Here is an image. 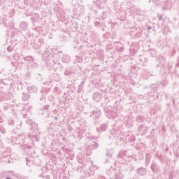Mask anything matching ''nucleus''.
I'll use <instances>...</instances> for the list:
<instances>
[{
  "mask_svg": "<svg viewBox=\"0 0 179 179\" xmlns=\"http://www.w3.org/2000/svg\"><path fill=\"white\" fill-rule=\"evenodd\" d=\"M27 91L29 93H37V87L31 85L27 87Z\"/></svg>",
  "mask_w": 179,
  "mask_h": 179,
  "instance_id": "ddd939ff",
  "label": "nucleus"
},
{
  "mask_svg": "<svg viewBox=\"0 0 179 179\" xmlns=\"http://www.w3.org/2000/svg\"><path fill=\"white\" fill-rule=\"evenodd\" d=\"M164 34H167L169 31V27H165L162 30Z\"/></svg>",
  "mask_w": 179,
  "mask_h": 179,
  "instance_id": "c85d7f7f",
  "label": "nucleus"
},
{
  "mask_svg": "<svg viewBox=\"0 0 179 179\" xmlns=\"http://www.w3.org/2000/svg\"><path fill=\"white\" fill-rule=\"evenodd\" d=\"M31 66L32 68H35V69L38 68V64H37V63L34 62L31 64Z\"/></svg>",
  "mask_w": 179,
  "mask_h": 179,
  "instance_id": "f704fd0d",
  "label": "nucleus"
},
{
  "mask_svg": "<svg viewBox=\"0 0 179 179\" xmlns=\"http://www.w3.org/2000/svg\"><path fill=\"white\" fill-rule=\"evenodd\" d=\"M16 125H20V128H22V121L19 119H15Z\"/></svg>",
  "mask_w": 179,
  "mask_h": 179,
  "instance_id": "7c9ffc66",
  "label": "nucleus"
},
{
  "mask_svg": "<svg viewBox=\"0 0 179 179\" xmlns=\"http://www.w3.org/2000/svg\"><path fill=\"white\" fill-rule=\"evenodd\" d=\"M138 50H139V43H133L130 46L131 55H135V54H136V52H138Z\"/></svg>",
  "mask_w": 179,
  "mask_h": 179,
  "instance_id": "20e7f679",
  "label": "nucleus"
},
{
  "mask_svg": "<svg viewBox=\"0 0 179 179\" xmlns=\"http://www.w3.org/2000/svg\"><path fill=\"white\" fill-rule=\"evenodd\" d=\"M27 123L29 124V125H31V129L32 131H34L35 132H38V126L37 124V123L33 122V120H27Z\"/></svg>",
  "mask_w": 179,
  "mask_h": 179,
  "instance_id": "f03ea898",
  "label": "nucleus"
},
{
  "mask_svg": "<svg viewBox=\"0 0 179 179\" xmlns=\"http://www.w3.org/2000/svg\"><path fill=\"white\" fill-rule=\"evenodd\" d=\"M136 173L138 176H145L146 174V168L140 167L136 169Z\"/></svg>",
  "mask_w": 179,
  "mask_h": 179,
  "instance_id": "1a4fd4ad",
  "label": "nucleus"
},
{
  "mask_svg": "<svg viewBox=\"0 0 179 179\" xmlns=\"http://www.w3.org/2000/svg\"><path fill=\"white\" fill-rule=\"evenodd\" d=\"M71 73H72V71H68V70H66L65 72H64V75L66 76H69V75H71Z\"/></svg>",
  "mask_w": 179,
  "mask_h": 179,
  "instance_id": "2f4dec72",
  "label": "nucleus"
},
{
  "mask_svg": "<svg viewBox=\"0 0 179 179\" xmlns=\"http://www.w3.org/2000/svg\"><path fill=\"white\" fill-rule=\"evenodd\" d=\"M3 122V117L0 116V124Z\"/></svg>",
  "mask_w": 179,
  "mask_h": 179,
  "instance_id": "37998d69",
  "label": "nucleus"
},
{
  "mask_svg": "<svg viewBox=\"0 0 179 179\" xmlns=\"http://www.w3.org/2000/svg\"><path fill=\"white\" fill-rule=\"evenodd\" d=\"M113 153V150H106V155L109 156V157H112Z\"/></svg>",
  "mask_w": 179,
  "mask_h": 179,
  "instance_id": "b1692460",
  "label": "nucleus"
},
{
  "mask_svg": "<svg viewBox=\"0 0 179 179\" xmlns=\"http://www.w3.org/2000/svg\"><path fill=\"white\" fill-rule=\"evenodd\" d=\"M45 179H50V176L47 175V176H45Z\"/></svg>",
  "mask_w": 179,
  "mask_h": 179,
  "instance_id": "de8ad7c7",
  "label": "nucleus"
},
{
  "mask_svg": "<svg viewBox=\"0 0 179 179\" xmlns=\"http://www.w3.org/2000/svg\"><path fill=\"white\" fill-rule=\"evenodd\" d=\"M124 159V160H127V157H128V156H127V151H122L119 153V155H117V159Z\"/></svg>",
  "mask_w": 179,
  "mask_h": 179,
  "instance_id": "9b49d317",
  "label": "nucleus"
},
{
  "mask_svg": "<svg viewBox=\"0 0 179 179\" xmlns=\"http://www.w3.org/2000/svg\"><path fill=\"white\" fill-rule=\"evenodd\" d=\"M35 2H43V0H34Z\"/></svg>",
  "mask_w": 179,
  "mask_h": 179,
  "instance_id": "c03bdc74",
  "label": "nucleus"
},
{
  "mask_svg": "<svg viewBox=\"0 0 179 179\" xmlns=\"http://www.w3.org/2000/svg\"><path fill=\"white\" fill-rule=\"evenodd\" d=\"M170 6H171V1H165V3L164 5V10H169L170 9Z\"/></svg>",
  "mask_w": 179,
  "mask_h": 179,
  "instance_id": "2eb2a0df",
  "label": "nucleus"
},
{
  "mask_svg": "<svg viewBox=\"0 0 179 179\" xmlns=\"http://www.w3.org/2000/svg\"><path fill=\"white\" fill-rule=\"evenodd\" d=\"M40 101H41V103H45V96H42L40 98Z\"/></svg>",
  "mask_w": 179,
  "mask_h": 179,
  "instance_id": "72a5a7b5",
  "label": "nucleus"
},
{
  "mask_svg": "<svg viewBox=\"0 0 179 179\" xmlns=\"http://www.w3.org/2000/svg\"><path fill=\"white\" fill-rule=\"evenodd\" d=\"M58 90H59V88L58 87H55L54 88V92H58Z\"/></svg>",
  "mask_w": 179,
  "mask_h": 179,
  "instance_id": "79ce46f5",
  "label": "nucleus"
},
{
  "mask_svg": "<svg viewBox=\"0 0 179 179\" xmlns=\"http://www.w3.org/2000/svg\"><path fill=\"white\" fill-rule=\"evenodd\" d=\"M52 63H51V65L50 64V60L48 59H46V65H47V66H52V65H54V64H55L53 61H52Z\"/></svg>",
  "mask_w": 179,
  "mask_h": 179,
  "instance_id": "c756f323",
  "label": "nucleus"
},
{
  "mask_svg": "<svg viewBox=\"0 0 179 179\" xmlns=\"http://www.w3.org/2000/svg\"><path fill=\"white\" fill-rule=\"evenodd\" d=\"M140 62H142V59H139Z\"/></svg>",
  "mask_w": 179,
  "mask_h": 179,
  "instance_id": "13d9d810",
  "label": "nucleus"
},
{
  "mask_svg": "<svg viewBox=\"0 0 179 179\" xmlns=\"http://www.w3.org/2000/svg\"><path fill=\"white\" fill-rule=\"evenodd\" d=\"M91 164H92V166L89 168L88 172L85 173V176L87 177H89V176H93V174H94L95 170H97V169H99L97 166L93 165V162H91Z\"/></svg>",
  "mask_w": 179,
  "mask_h": 179,
  "instance_id": "39448f33",
  "label": "nucleus"
},
{
  "mask_svg": "<svg viewBox=\"0 0 179 179\" xmlns=\"http://www.w3.org/2000/svg\"><path fill=\"white\" fill-rule=\"evenodd\" d=\"M82 170H83V166H80L78 168V171H80V173H82Z\"/></svg>",
  "mask_w": 179,
  "mask_h": 179,
  "instance_id": "ea45409f",
  "label": "nucleus"
},
{
  "mask_svg": "<svg viewBox=\"0 0 179 179\" xmlns=\"http://www.w3.org/2000/svg\"><path fill=\"white\" fill-rule=\"evenodd\" d=\"M145 62L148 61V59H145Z\"/></svg>",
  "mask_w": 179,
  "mask_h": 179,
  "instance_id": "bf43d9fd",
  "label": "nucleus"
},
{
  "mask_svg": "<svg viewBox=\"0 0 179 179\" xmlns=\"http://www.w3.org/2000/svg\"><path fill=\"white\" fill-rule=\"evenodd\" d=\"M68 59H69V61H70L71 60V57H68Z\"/></svg>",
  "mask_w": 179,
  "mask_h": 179,
  "instance_id": "4d7b16f0",
  "label": "nucleus"
},
{
  "mask_svg": "<svg viewBox=\"0 0 179 179\" xmlns=\"http://www.w3.org/2000/svg\"><path fill=\"white\" fill-rule=\"evenodd\" d=\"M30 161L27 158V166H29V162Z\"/></svg>",
  "mask_w": 179,
  "mask_h": 179,
  "instance_id": "a18cd8bd",
  "label": "nucleus"
},
{
  "mask_svg": "<svg viewBox=\"0 0 179 179\" xmlns=\"http://www.w3.org/2000/svg\"><path fill=\"white\" fill-rule=\"evenodd\" d=\"M24 61H27L29 62H33V57L31 56H28L24 58Z\"/></svg>",
  "mask_w": 179,
  "mask_h": 179,
  "instance_id": "a878e982",
  "label": "nucleus"
},
{
  "mask_svg": "<svg viewBox=\"0 0 179 179\" xmlns=\"http://www.w3.org/2000/svg\"><path fill=\"white\" fill-rule=\"evenodd\" d=\"M77 14L80 16H82L83 13H85V6L83 5H78V8H76Z\"/></svg>",
  "mask_w": 179,
  "mask_h": 179,
  "instance_id": "0eeeda50",
  "label": "nucleus"
},
{
  "mask_svg": "<svg viewBox=\"0 0 179 179\" xmlns=\"http://www.w3.org/2000/svg\"><path fill=\"white\" fill-rule=\"evenodd\" d=\"M154 3H156L157 2V0H152Z\"/></svg>",
  "mask_w": 179,
  "mask_h": 179,
  "instance_id": "8fccbe9b",
  "label": "nucleus"
},
{
  "mask_svg": "<svg viewBox=\"0 0 179 179\" xmlns=\"http://www.w3.org/2000/svg\"><path fill=\"white\" fill-rule=\"evenodd\" d=\"M48 107H50V106H47L45 107V110H47Z\"/></svg>",
  "mask_w": 179,
  "mask_h": 179,
  "instance_id": "3c124183",
  "label": "nucleus"
},
{
  "mask_svg": "<svg viewBox=\"0 0 179 179\" xmlns=\"http://www.w3.org/2000/svg\"><path fill=\"white\" fill-rule=\"evenodd\" d=\"M1 134H5L6 131L5 130V129H1Z\"/></svg>",
  "mask_w": 179,
  "mask_h": 179,
  "instance_id": "a19ab883",
  "label": "nucleus"
},
{
  "mask_svg": "<svg viewBox=\"0 0 179 179\" xmlns=\"http://www.w3.org/2000/svg\"><path fill=\"white\" fill-rule=\"evenodd\" d=\"M102 31H104V27H102Z\"/></svg>",
  "mask_w": 179,
  "mask_h": 179,
  "instance_id": "6e6d98bb",
  "label": "nucleus"
},
{
  "mask_svg": "<svg viewBox=\"0 0 179 179\" xmlns=\"http://www.w3.org/2000/svg\"><path fill=\"white\" fill-rule=\"evenodd\" d=\"M150 29V27H148V30Z\"/></svg>",
  "mask_w": 179,
  "mask_h": 179,
  "instance_id": "052dcab7",
  "label": "nucleus"
},
{
  "mask_svg": "<svg viewBox=\"0 0 179 179\" xmlns=\"http://www.w3.org/2000/svg\"><path fill=\"white\" fill-rule=\"evenodd\" d=\"M1 101H3V99L2 98V96H0V103Z\"/></svg>",
  "mask_w": 179,
  "mask_h": 179,
  "instance_id": "49530a36",
  "label": "nucleus"
},
{
  "mask_svg": "<svg viewBox=\"0 0 179 179\" xmlns=\"http://www.w3.org/2000/svg\"><path fill=\"white\" fill-rule=\"evenodd\" d=\"M6 179H10V178H6Z\"/></svg>",
  "mask_w": 179,
  "mask_h": 179,
  "instance_id": "680f3d73",
  "label": "nucleus"
},
{
  "mask_svg": "<svg viewBox=\"0 0 179 179\" xmlns=\"http://www.w3.org/2000/svg\"><path fill=\"white\" fill-rule=\"evenodd\" d=\"M17 145H20V146H22V149H24V152H26L27 155H29L30 157H31V155L29 152L30 149H31V147L27 143V141H26V135L21 134L17 136Z\"/></svg>",
  "mask_w": 179,
  "mask_h": 179,
  "instance_id": "f257e3e1",
  "label": "nucleus"
},
{
  "mask_svg": "<svg viewBox=\"0 0 179 179\" xmlns=\"http://www.w3.org/2000/svg\"><path fill=\"white\" fill-rule=\"evenodd\" d=\"M28 24H27V22H22L20 24V29H22V30H27V27H28Z\"/></svg>",
  "mask_w": 179,
  "mask_h": 179,
  "instance_id": "dca6fc26",
  "label": "nucleus"
},
{
  "mask_svg": "<svg viewBox=\"0 0 179 179\" xmlns=\"http://www.w3.org/2000/svg\"><path fill=\"white\" fill-rule=\"evenodd\" d=\"M151 169L152 171H156V170H157V163H156V162H152Z\"/></svg>",
  "mask_w": 179,
  "mask_h": 179,
  "instance_id": "412c9836",
  "label": "nucleus"
},
{
  "mask_svg": "<svg viewBox=\"0 0 179 179\" xmlns=\"http://www.w3.org/2000/svg\"><path fill=\"white\" fill-rule=\"evenodd\" d=\"M98 20H100V18L96 17L95 22H94V26H96V27H101V23H100V22Z\"/></svg>",
  "mask_w": 179,
  "mask_h": 179,
  "instance_id": "aec40b11",
  "label": "nucleus"
},
{
  "mask_svg": "<svg viewBox=\"0 0 179 179\" xmlns=\"http://www.w3.org/2000/svg\"><path fill=\"white\" fill-rule=\"evenodd\" d=\"M164 20H166V17H163V15H160L158 18V22H161L162 24L164 23Z\"/></svg>",
  "mask_w": 179,
  "mask_h": 179,
  "instance_id": "393cba45",
  "label": "nucleus"
},
{
  "mask_svg": "<svg viewBox=\"0 0 179 179\" xmlns=\"http://www.w3.org/2000/svg\"><path fill=\"white\" fill-rule=\"evenodd\" d=\"M126 140L128 141V142H134L135 136H133L131 133H128L126 135Z\"/></svg>",
  "mask_w": 179,
  "mask_h": 179,
  "instance_id": "9d476101",
  "label": "nucleus"
},
{
  "mask_svg": "<svg viewBox=\"0 0 179 179\" xmlns=\"http://www.w3.org/2000/svg\"><path fill=\"white\" fill-rule=\"evenodd\" d=\"M8 108H9V106L6 105L4 106L3 110H4V111H8Z\"/></svg>",
  "mask_w": 179,
  "mask_h": 179,
  "instance_id": "e433bc0d",
  "label": "nucleus"
},
{
  "mask_svg": "<svg viewBox=\"0 0 179 179\" xmlns=\"http://www.w3.org/2000/svg\"><path fill=\"white\" fill-rule=\"evenodd\" d=\"M22 114H23L24 118H26V116L27 115V112H24V110H23Z\"/></svg>",
  "mask_w": 179,
  "mask_h": 179,
  "instance_id": "4c0bfd02",
  "label": "nucleus"
},
{
  "mask_svg": "<svg viewBox=\"0 0 179 179\" xmlns=\"http://www.w3.org/2000/svg\"><path fill=\"white\" fill-rule=\"evenodd\" d=\"M54 118H55V121H57L58 120V118H57V117H55Z\"/></svg>",
  "mask_w": 179,
  "mask_h": 179,
  "instance_id": "603ef678",
  "label": "nucleus"
},
{
  "mask_svg": "<svg viewBox=\"0 0 179 179\" xmlns=\"http://www.w3.org/2000/svg\"><path fill=\"white\" fill-rule=\"evenodd\" d=\"M150 163V154H147L145 155V166H148Z\"/></svg>",
  "mask_w": 179,
  "mask_h": 179,
  "instance_id": "6ab92c4d",
  "label": "nucleus"
},
{
  "mask_svg": "<svg viewBox=\"0 0 179 179\" xmlns=\"http://www.w3.org/2000/svg\"><path fill=\"white\" fill-rule=\"evenodd\" d=\"M117 36V33L115 32H112V38L114 39Z\"/></svg>",
  "mask_w": 179,
  "mask_h": 179,
  "instance_id": "c9c22d12",
  "label": "nucleus"
},
{
  "mask_svg": "<svg viewBox=\"0 0 179 179\" xmlns=\"http://www.w3.org/2000/svg\"><path fill=\"white\" fill-rule=\"evenodd\" d=\"M115 166H117V162H113V166L111 165L110 166V171H113V170H115Z\"/></svg>",
  "mask_w": 179,
  "mask_h": 179,
  "instance_id": "cd10ccee",
  "label": "nucleus"
},
{
  "mask_svg": "<svg viewBox=\"0 0 179 179\" xmlns=\"http://www.w3.org/2000/svg\"><path fill=\"white\" fill-rule=\"evenodd\" d=\"M91 146L93 148V149H97L99 148V144L96 142L91 143Z\"/></svg>",
  "mask_w": 179,
  "mask_h": 179,
  "instance_id": "bb28decb",
  "label": "nucleus"
},
{
  "mask_svg": "<svg viewBox=\"0 0 179 179\" xmlns=\"http://www.w3.org/2000/svg\"><path fill=\"white\" fill-rule=\"evenodd\" d=\"M24 3H27V0L24 1Z\"/></svg>",
  "mask_w": 179,
  "mask_h": 179,
  "instance_id": "864d4df0",
  "label": "nucleus"
},
{
  "mask_svg": "<svg viewBox=\"0 0 179 179\" xmlns=\"http://www.w3.org/2000/svg\"><path fill=\"white\" fill-rule=\"evenodd\" d=\"M8 125H10L11 127H15V128H17V129H20V125L16 124V119H15V120L9 119L8 120Z\"/></svg>",
  "mask_w": 179,
  "mask_h": 179,
  "instance_id": "6e6552de",
  "label": "nucleus"
},
{
  "mask_svg": "<svg viewBox=\"0 0 179 179\" xmlns=\"http://www.w3.org/2000/svg\"><path fill=\"white\" fill-rule=\"evenodd\" d=\"M11 143H13V145H19V143L17 142V136L11 137Z\"/></svg>",
  "mask_w": 179,
  "mask_h": 179,
  "instance_id": "f3484780",
  "label": "nucleus"
},
{
  "mask_svg": "<svg viewBox=\"0 0 179 179\" xmlns=\"http://www.w3.org/2000/svg\"><path fill=\"white\" fill-rule=\"evenodd\" d=\"M30 99V94H23L22 95V100L24 101H27V100H29Z\"/></svg>",
  "mask_w": 179,
  "mask_h": 179,
  "instance_id": "4be33fe9",
  "label": "nucleus"
},
{
  "mask_svg": "<svg viewBox=\"0 0 179 179\" xmlns=\"http://www.w3.org/2000/svg\"><path fill=\"white\" fill-rule=\"evenodd\" d=\"M155 125H156V123H154Z\"/></svg>",
  "mask_w": 179,
  "mask_h": 179,
  "instance_id": "774afa93",
  "label": "nucleus"
},
{
  "mask_svg": "<svg viewBox=\"0 0 179 179\" xmlns=\"http://www.w3.org/2000/svg\"><path fill=\"white\" fill-rule=\"evenodd\" d=\"M93 99L95 100V101H100V94H99L97 92L94 93Z\"/></svg>",
  "mask_w": 179,
  "mask_h": 179,
  "instance_id": "a211bd4d",
  "label": "nucleus"
},
{
  "mask_svg": "<svg viewBox=\"0 0 179 179\" xmlns=\"http://www.w3.org/2000/svg\"><path fill=\"white\" fill-rule=\"evenodd\" d=\"M118 51L122 52L124 51V46H121L118 48Z\"/></svg>",
  "mask_w": 179,
  "mask_h": 179,
  "instance_id": "58836bf2",
  "label": "nucleus"
},
{
  "mask_svg": "<svg viewBox=\"0 0 179 179\" xmlns=\"http://www.w3.org/2000/svg\"><path fill=\"white\" fill-rule=\"evenodd\" d=\"M108 127L107 124H101L99 128H96V131L97 132H104V131L107 129Z\"/></svg>",
  "mask_w": 179,
  "mask_h": 179,
  "instance_id": "f8f14e48",
  "label": "nucleus"
},
{
  "mask_svg": "<svg viewBox=\"0 0 179 179\" xmlns=\"http://www.w3.org/2000/svg\"><path fill=\"white\" fill-rule=\"evenodd\" d=\"M107 16H108V11H103L101 15V17L102 20H104V19H107Z\"/></svg>",
  "mask_w": 179,
  "mask_h": 179,
  "instance_id": "5701e85b",
  "label": "nucleus"
},
{
  "mask_svg": "<svg viewBox=\"0 0 179 179\" xmlns=\"http://www.w3.org/2000/svg\"><path fill=\"white\" fill-rule=\"evenodd\" d=\"M34 138H35V141H36V142H38V138L34 137Z\"/></svg>",
  "mask_w": 179,
  "mask_h": 179,
  "instance_id": "09e8293b",
  "label": "nucleus"
},
{
  "mask_svg": "<svg viewBox=\"0 0 179 179\" xmlns=\"http://www.w3.org/2000/svg\"><path fill=\"white\" fill-rule=\"evenodd\" d=\"M0 73H2V72H1V71H0Z\"/></svg>",
  "mask_w": 179,
  "mask_h": 179,
  "instance_id": "338daca9",
  "label": "nucleus"
},
{
  "mask_svg": "<svg viewBox=\"0 0 179 179\" xmlns=\"http://www.w3.org/2000/svg\"><path fill=\"white\" fill-rule=\"evenodd\" d=\"M7 51H8V52H12V51H13V47H12V46H8V47L7 48Z\"/></svg>",
  "mask_w": 179,
  "mask_h": 179,
  "instance_id": "473e14b6",
  "label": "nucleus"
},
{
  "mask_svg": "<svg viewBox=\"0 0 179 179\" xmlns=\"http://www.w3.org/2000/svg\"><path fill=\"white\" fill-rule=\"evenodd\" d=\"M42 43L44 41L43 40H41Z\"/></svg>",
  "mask_w": 179,
  "mask_h": 179,
  "instance_id": "0e129e2a",
  "label": "nucleus"
},
{
  "mask_svg": "<svg viewBox=\"0 0 179 179\" xmlns=\"http://www.w3.org/2000/svg\"><path fill=\"white\" fill-rule=\"evenodd\" d=\"M162 61H164V58H162Z\"/></svg>",
  "mask_w": 179,
  "mask_h": 179,
  "instance_id": "e2e57ef3",
  "label": "nucleus"
},
{
  "mask_svg": "<svg viewBox=\"0 0 179 179\" xmlns=\"http://www.w3.org/2000/svg\"><path fill=\"white\" fill-rule=\"evenodd\" d=\"M101 115V111H100V110L96 108L95 110H94L91 115H90V118H94V120H99V118H100Z\"/></svg>",
  "mask_w": 179,
  "mask_h": 179,
  "instance_id": "7ed1b4c3",
  "label": "nucleus"
},
{
  "mask_svg": "<svg viewBox=\"0 0 179 179\" xmlns=\"http://www.w3.org/2000/svg\"><path fill=\"white\" fill-rule=\"evenodd\" d=\"M130 10H134L132 7H130Z\"/></svg>",
  "mask_w": 179,
  "mask_h": 179,
  "instance_id": "5fc2aeb1",
  "label": "nucleus"
},
{
  "mask_svg": "<svg viewBox=\"0 0 179 179\" xmlns=\"http://www.w3.org/2000/svg\"><path fill=\"white\" fill-rule=\"evenodd\" d=\"M106 0H96L94 1V3L99 9H101L102 8H104V5H106Z\"/></svg>",
  "mask_w": 179,
  "mask_h": 179,
  "instance_id": "423d86ee",
  "label": "nucleus"
},
{
  "mask_svg": "<svg viewBox=\"0 0 179 179\" xmlns=\"http://www.w3.org/2000/svg\"><path fill=\"white\" fill-rule=\"evenodd\" d=\"M138 131L141 134H146L148 132V128H146L145 125H140Z\"/></svg>",
  "mask_w": 179,
  "mask_h": 179,
  "instance_id": "4468645a",
  "label": "nucleus"
},
{
  "mask_svg": "<svg viewBox=\"0 0 179 179\" xmlns=\"http://www.w3.org/2000/svg\"><path fill=\"white\" fill-rule=\"evenodd\" d=\"M59 52H62V51H59Z\"/></svg>",
  "mask_w": 179,
  "mask_h": 179,
  "instance_id": "69168bd1",
  "label": "nucleus"
}]
</instances>
